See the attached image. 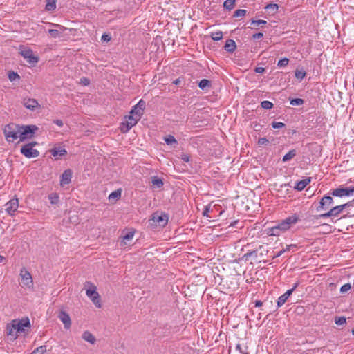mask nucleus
Wrapping results in <instances>:
<instances>
[{
    "label": "nucleus",
    "instance_id": "nucleus-48",
    "mask_svg": "<svg viewBox=\"0 0 354 354\" xmlns=\"http://www.w3.org/2000/svg\"><path fill=\"white\" fill-rule=\"evenodd\" d=\"M335 323L337 325H342L346 323V318L344 317H336L335 319Z\"/></svg>",
    "mask_w": 354,
    "mask_h": 354
},
{
    "label": "nucleus",
    "instance_id": "nucleus-29",
    "mask_svg": "<svg viewBox=\"0 0 354 354\" xmlns=\"http://www.w3.org/2000/svg\"><path fill=\"white\" fill-rule=\"evenodd\" d=\"M133 127L131 122H123L120 124V129L122 133L128 132Z\"/></svg>",
    "mask_w": 354,
    "mask_h": 354
},
{
    "label": "nucleus",
    "instance_id": "nucleus-64",
    "mask_svg": "<svg viewBox=\"0 0 354 354\" xmlns=\"http://www.w3.org/2000/svg\"><path fill=\"white\" fill-rule=\"evenodd\" d=\"M54 123L56 124L57 125H58L59 127H62L63 126V122L60 120H56L54 121Z\"/></svg>",
    "mask_w": 354,
    "mask_h": 354
},
{
    "label": "nucleus",
    "instance_id": "nucleus-58",
    "mask_svg": "<svg viewBox=\"0 0 354 354\" xmlns=\"http://www.w3.org/2000/svg\"><path fill=\"white\" fill-rule=\"evenodd\" d=\"M297 247L296 245L295 244H291V245H286V248L285 249H283V250H285V252L286 251H290L292 249H296Z\"/></svg>",
    "mask_w": 354,
    "mask_h": 354
},
{
    "label": "nucleus",
    "instance_id": "nucleus-26",
    "mask_svg": "<svg viewBox=\"0 0 354 354\" xmlns=\"http://www.w3.org/2000/svg\"><path fill=\"white\" fill-rule=\"evenodd\" d=\"M344 210V206L337 205L335 207H332L330 211L333 217L338 216Z\"/></svg>",
    "mask_w": 354,
    "mask_h": 354
},
{
    "label": "nucleus",
    "instance_id": "nucleus-53",
    "mask_svg": "<svg viewBox=\"0 0 354 354\" xmlns=\"http://www.w3.org/2000/svg\"><path fill=\"white\" fill-rule=\"evenodd\" d=\"M278 5L276 4V3H270V4H268L265 9L268 10V9H272L273 10L274 12H276L277 10H278Z\"/></svg>",
    "mask_w": 354,
    "mask_h": 354
},
{
    "label": "nucleus",
    "instance_id": "nucleus-35",
    "mask_svg": "<svg viewBox=\"0 0 354 354\" xmlns=\"http://www.w3.org/2000/svg\"><path fill=\"white\" fill-rule=\"evenodd\" d=\"M295 77L300 80H303L306 75V73L305 71H304L303 69H299V68H297L295 70Z\"/></svg>",
    "mask_w": 354,
    "mask_h": 354
},
{
    "label": "nucleus",
    "instance_id": "nucleus-37",
    "mask_svg": "<svg viewBox=\"0 0 354 354\" xmlns=\"http://www.w3.org/2000/svg\"><path fill=\"white\" fill-rule=\"evenodd\" d=\"M8 79L11 82H14L17 80H19L21 78L20 76L17 73L14 72L13 71H8Z\"/></svg>",
    "mask_w": 354,
    "mask_h": 354
},
{
    "label": "nucleus",
    "instance_id": "nucleus-3",
    "mask_svg": "<svg viewBox=\"0 0 354 354\" xmlns=\"http://www.w3.org/2000/svg\"><path fill=\"white\" fill-rule=\"evenodd\" d=\"M268 250L263 245H259L257 249L253 250H248L247 253H245L243 258L245 260H248L250 257L252 258L255 261H259V262L263 260L265 256L267 255Z\"/></svg>",
    "mask_w": 354,
    "mask_h": 354
},
{
    "label": "nucleus",
    "instance_id": "nucleus-13",
    "mask_svg": "<svg viewBox=\"0 0 354 354\" xmlns=\"http://www.w3.org/2000/svg\"><path fill=\"white\" fill-rule=\"evenodd\" d=\"M49 152L55 158V160H59L62 157L67 155V151L63 146L54 147L49 150Z\"/></svg>",
    "mask_w": 354,
    "mask_h": 354
},
{
    "label": "nucleus",
    "instance_id": "nucleus-17",
    "mask_svg": "<svg viewBox=\"0 0 354 354\" xmlns=\"http://www.w3.org/2000/svg\"><path fill=\"white\" fill-rule=\"evenodd\" d=\"M6 212L12 215L13 214L17 209V208L19 207V201L17 198H14L11 200H10L6 204Z\"/></svg>",
    "mask_w": 354,
    "mask_h": 354
},
{
    "label": "nucleus",
    "instance_id": "nucleus-45",
    "mask_svg": "<svg viewBox=\"0 0 354 354\" xmlns=\"http://www.w3.org/2000/svg\"><path fill=\"white\" fill-rule=\"evenodd\" d=\"M48 32L53 38H57L59 36V31L56 29H50L48 30Z\"/></svg>",
    "mask_w": 354,
    "mask_h": 354
},
{
    "label": "nucleus",
    "instance_id": "nucleus-27",
    "mask_svg": "<svg viewBox=\"0 0 354 354\" xmlns=\"http://www.w3.org/2000/svg\"><path fill=\"white\" fill-rule=\"evenodd\" d=\"M151 182L153 186L156 187V188H161L164 185L162 179L156 176L151 177Z\"/></svg>",
    "mask_w": 354,
    "mask_h": 354
},
{
    "label": "nucleus",
    "instance_id": "nucleus-22",
    "mask_svg": "<svg viewBox=\"0 0 354 354\" xmlns=\"http://www.w3.org/2000/svg\"><path fill=\"white\" fill-rule=\"evenodd\" d=\"M292 293V290H288L283 295H281L277 299V306L281 307L283 306Z\"/></svg>",
    "mask_w": 354,
    "mask_h": 354
},
{
    "label": "nucleus",
    "instance_id": "nucleus-56",
    "mask_svg": "<svg viewBox=\"0 0 354 354\" xmlns=\"http://www.w3.org/2000/svg\"><path fill=\"white\" fill-rule=\"evenodd\" d=\"M80 83L84 86H88L90 84V80L86 77H82L80 79Z\"/></svg>",
    "mask_w": 354,
    "mask_h": 354
},
{
    "label": "nucleus",
    "instance_id": "nucleus-4",
    "mask_svg": "<svg viewBox=\"0 0 354 354\" xmlns=\"http://www.w3.org/2000/svg\"><path fill=\"white\" fill-rule=\"evenodd\" d=\"M88 286L86 290V295L91 299L92 302L98 308L101 307V299L99 293L97 292V288L90 281L85 283V287Z\"/></svg>",
    "mask_w": 354,
    "mask_h": 354
},
{
    "label": "nucleus",
    "instance_id": "nucleus-61",
    "mask_svg": "<svg viewBox=\"0 0 354 354\" xmlns=\"http://www.w3.org/2000/svg\"><path fill=\"white\" fill-rule=\"evenodd\" d=\"M254 71L257 73H262L265 71V68L263 67H256Z\"/></svg>",
    "mask_w": 354,
    "mask_h": 354
},
{
    "label": "nucleus",
    "instance_id": "nucleus-11",
    "mask_svg": "<svg viewBox=\"0 0 354 354\" xmlns=\"http://www.w3.org/2000/svg\"><path fill=\"white\" fill-rule=\"evenodd\" d=\"M145 106V102L143 100H140V101L133 107L130 111V114L134 115L136 118L140 119L143 115Z\"/></svg>",
    "mask_w": 354,
    "mask_h": 354
},
{
    "label": "nucleus",
    "instance_id": "nucleus-49",
    "mask_svg": "<svg viewBox=\"0 0 354 354\" xmlns=\"http://www.w3.org/2000/svg\"><path fill=\"white\" fill-rule=\"evenodd\" d=\"M133 235H134V232L133 231L129 232L124 236H123V240L124 241L131 240L132 238L133 237Z\"/></svg>",
    "mask_w": 354,
    "mask_h": 354
},
{
    "label": "nucleus",
    "instance_id": "nucleus-36",
    "mask_svg": "<svg viewBox=\"0 0 354 354\" xmlns=\"http://www.w3.org/2000/svg\"><path fill=\"white\" fill-rule=\"evenodd\" d=\"M25 328H30V322L28 317H24V337L28 333V330Z\"/></svg>",
    "mask_w": 354,
    "mask_h": 354
},
{
    "label": "nucleus",
    "instance_id": "nucleus-32",
    "mask_svg": "<svg viewBox=\"0 0 354 354\" xmlns=\"http://www.w3.org/2000/svg\"><path fill=\"white\" fill-rule=\"evenodd\" d=\"M56 8V0H46L45 9L48 11H53Z\"/></svg>",
    "mask_w": 354,
    "mask_h": 354
},
{
    "label": "nucleus",
    "instance_id": "nucleus-51",
    "mask_svg": "<svg viewBox=\"0 0 354 354\" xmlns=\"http://www.w3.org/2000/svg\"><path fill=\"white\" fill-rule=\"evenodd\" d=\"M330 214V211L329 210L328 212L326 213H324V214H322L320 215H316L315 216V218H333L332 215Z\"/></svg>",
    "mask_w": 354,
    "mask_h": 354
},
{
    "label": "nucleus",
    "instance_id": "nucleus-18",
    "mask_svg": "<svg viewBox=\"0 0 354 354\" xmlns=\"http://www.w3.org/2000/svg\"><path fill=\"white\" fill-rule=\"evenodd\" d=\"M58 317L63 322L64 328L69 329L71 326V320L69 315L66 312L61 310L58 315Z\"/></svg>",
    "mask_w": 354,
    "mask_h": 354
},
{
    "label": "nucleus",
    "instance_id": "nucleus-40",
    "mask_svg": "<svg viewBox=\"0 0 354 354\" xmlns=\"http://www.w3.org/2000/svg\"><path fill=\"white\" fill-rule=\"evenodd\" d=\"M304 103V100L301 98L290 99V104L292 106H300Z\"/></svg>",
    "mask_w": 354,
    "mask_h": 354
},
{
    "label": "nucleus",
    "instance_id": "nucleus-30",
    "mask_svg": "<svg viewBox=\"0 0 354 354\" xmlns=\"http://www.w3.org/2000/svg\"><path fill=\"white\" fill-rule=\"evenodd\" d=\"M296 155H297L296 149H292V150L289 151L288 153H287L286 155L283 156L282 160H283V162H287V161L292 159Z\"/></svg>",
    "mask_w": 354,
    "mask_h": 354
},
{
    "label": "nucleus",
    "instance_id": "nucleus-57",
    "mask_svg": "<svg viewBox=\"0 0 354 354\" xmlns=\"http://www.w3.org/2000/svg\"><path fill=\"white\" fill-rule=\"evenodd\" d=\"M210 207L209 206H206L203 212V216L209 217L208 213L209 212Z\"/></svg>",
    "mask_w": 354,
    "mask_h": 354
},
{
    "label": "nucleus",
    "instance_id": "nucleus-41",
    "mask_svg": "<svg viewBox=\"0 0 354 354\" xmlns=\"http://www.w3.org/2000/svg\"><path fill=\"white\" fill-rule=\"evenodd\" d=\"M126 121L131 122L132 126H135L137 122L140 120L138 118L134 117V115L130 114L129 116L126 117Z\"/></svg>",
    "mask_w": 354,
    "mask_h": 354
},
{
    "label": "nucleus",
    "instance_id": "nucleus-24",
    "mask_svg": "<svg viewBox=\"0 0 354 354\" xmlns=\"http://www.w3.org/2000/svg\"><path fill=\"white\" fill-rule=\"evenodd\" d=\"M82 339L91 344H94L96 342V339L94 335L88 330L84 332L82 334Z\"/></svg>",
    "mask_w": 354,
    "mask_h": 354
},
{
    "label": "nucleus",
    "instance_id": "nucleus-31",
    "mask_svg": "<svg viewBox=\"0 0 354 354\" xmlns=\"http://www.w3.org/2000/svg\"><path fill=\"white\" fill-rule=\"evenodd\" d=\"M164 140L169 145H174V147H175L176 145H178L177 140L171 135H168V136H165L164 138Z\"/></svg>",
    "mask_w": 354,
    "mask_h": 354
},
{
    "label": "nucleus",
    "instance_id": "nucleus-1",
    "mask_svg": "<svg viewBox=\"0 0 354 354\" xmlns=\"http://www.w3.org/2000/svg\"><path fill=\"white\" fill-rule=\"evenodd\" d=\"M3 132L8 142H14L17 138L22 141V126L9 124L5 127Z\"/></svg>",
    "mask_w": 354,
    "mask_h": 354
},
{
    "label": "nucleus",
    "instance_id": "nucleus-46",
    "mask_svg": "<svg viewBox=\"0 0 354 354\" xmlns=\"http://www.w3.org/2000/svg\"><path fill=\"white\" fill-rule=\"evenodd\" d=\"M49 199L52 204H57L59 202V196L56 194L49 195Z\"/></svg>",
    "mask_w": 354,
    "mask_h": 354
},
{
    "label": "nucleus",
    "instance_id": "nucleus-34",
    "mask_svg": "<svg viewBox=\"0 0 354 354\" xmlns=\"http://www.w3.org/2000/svg\"><path fill=\"white\" fill-rule=\"evenodd\" d=\"M267 24V21L266 20L263 19H259V20H251V25L253 26L250 27L251 28H257V26H261L263 27V25H266Z\"/></svg>",
    "mask_w": 354,
    "mask_h": 354
},
{
    "label": "nucleus",
    "instance_id": "nucleus-21",
    "mask_svg": "<svg viewBox=\"0 0 354 354\" xmlns=\"http://www.w3.org/2000/svg\"><path fill=\"white\" fill-rule=\"evenodd\" d=\"M311 181V178L308 177L305 179H303L296 183V185L294 188L297 191L303 190Z\"/></svg>",
    "mask_w": 354,
    "mask_h": 354
},
{
    "label": "nucleus",
    "instance_id": "nucleus-28",
    "mask_svg": "<svg viewBox=\"0 0 354 354\" xmlns=\"http://www.w3.org/2000/svg\"><path fill=\"white\" fill-rule=\"evenodd\" d=\"M121 189H116L112 192L109 196V201H118L121 197Z\"/></svg>",
    "mask_w": 354,
    "mask_h": 354
},
{
    "label": "nucleus",
    "instance_id": "nucleus-5",
    "mask_svg": "<svg viewBox=\"0 0 354 354\" xmlns=\"http://www.w3.org/2000/svg\"><path fill=\"white\" fill-rule=\"evenodd\" d=\"M329 194L333 196L344 197L350 196L354 194V187L340 186L336 189L330 191Z\"/></svg>",
    "mask_w": 354,
    "mask_h": 354
},
{
    "label": "nucleus",
    "instance_id": "nucleus-50",
    "mask_svg": "<svg viewBox=\"0 0 354 354\" xmlns=\"http://www.w3.org/2000/svg\"><path fill=\"white\" fill-rule=\"evenodd\" d=\"M272 127L274 129H279L285 127V124L281 122H273L272 123Z\"/></svg>",
    "mask_w": 354,
    "mask_h": 354
},
{
    "label": "nucleus",
    "instance_id": "nucleus-39",
    "mask_svg": "<svg viewBox=\"0 0 354 354\" xmlns=\"http://www.w3.org/2000/svg\"><path fill=\"white\" fill-rule=\"evenodd\" d=\"M223 32L221 31H218L216 32H212L210 37L214 41H219L223 39Z\"/></svg>",
    "mask_w": 354,
    "mask_h": 354
},
{
    "label": "nucleus",
    "instance_id": "nucleus-16",
    "mask_svg": "<svg viewBox=\"0 0 354 354\" xmlns=\"http://www.w3.org/2000/svg\"><path fill=\"white\" fill-rule=\"evenodd\" d=\"M24 106L32 111L41 108L37 100L32 98H24Z\"/></svg>",
    "mask_w": 354,
    "mask_h": 354
},
{
    "label": "nucleus",
    "instance_id": "nucleus-8",
    "mask_svg": "<svg viewBox=\"0 0 354 354\" xmlns=\"http://www.w3.org/2000/svg\"><path fill=\"white\" fill-rule=\"evenodd\" d=\"M299 220V218L297 215H293L292 216H289L286 219L283 220L280 223L275 225L277 228H279L280 233L283 232L286 230L290 229L292 225L296 223Z\"/></svg>",
    "mask_w": 354,
    "mask_h": 354
},
{
    "label": "nucleus",
    "instance_id": "nucleus-52",
    "mask_svg": "<svg viewBox=\"0 0 354 354\" xmlns=\"http://www.w3.org/2000/svg\"><path fill=\"white\" fill-rule=\"evenodd\" d=\"M351 286L350 283H346L341 287L340 292L342 293H344V292H347L348 290H349L351 289Z\"/></svg>",
    "mask_w": 354,
    "mask_h": 354
},
{
    "label": "nucleus",
    "instance_id": "nucleus-38",
    "mask_svg": "<svg viewBox=\"0 0 354 354\" xmlns=\"http://www.w3.org/2000/svg\"><path fill=\"white\" fill-rule=\"evenodd\" d=\"M236 0H226L223 3V7L229 10H231L235 4Z\"/></svg>",
    "mask_w": 354,
    "mask_h": 354
},
{
    "label": "nucleus",
    "instance_id": "nucleus-20",
    "mask_svg": "<svg viewBox=\"0 0 354 354\" xmlns=\"http://www.w3.org/2000/svg\"><path fill=\"white\" fill-rule=\"evenodd\" d=\"M24 284L30 290H33V281L30 273L28 271H25L24 273Z\"/></svg>",
    "mask_w": 354,
    "mask_h": 354
},
{
    "label": "nucleus",
    "instance_id": "nucleus-44",
    "mask_svg": "<svg viewBox=\"0 0 354 354\" xmlns=\"http://www.w3.org/2000/svg\"><path fill=\"white\" fill-rule=\"evenodd\" d=\"M247 11L243 9L236 10L233 15L234 17H244L246 15Z\"/></svg>",
    "mask_w": 354,
    "mask_h": 354
},
{
    "label": "nucleus",
    "instance_id": "nucleus-47",
    "mask_svg": "<svg viewBox=\"0 0 354 354\" xmlns=\"http://www.w3.org/2000/svg\"><path fill=\"white\" fill-rule=\"evenodd\" d=\"M289 63V59L286 57L285 58H283L281 59H280L278 63H277V66L279 67H284V66H286Z\"/></svg>",
    "mask_w": 354,
    "mask_h": 354
},
{
    "label": "nucleus",
    "instance_id": "nucleus-54",
    "mask_svg": "<svg viewBox=\"0 0 354 354\" xmlns=\"http://www.w3.org/2000/svg\"><path fill=\"white\" fill-rule=\"evenodd\" d=\"M269 143V140L266 138H260L258 140V144L259 145H267Z\"/></svg>",
    "mask_w": 354,
    "mask_h": 354
},
{
    "label": "nucleus",
    "instance_id": "nucleus-19",
    "mask_svg": "<svg viewBox=\"0 0 354 354\" xmlns=\"http://www.w3.org/2000/svg\"><path fill=\"white\" fill-rule=\"evenodd\" d=\"M72 178V171L71 169L65 170L61 175L60 184L62 185H68L71 183Z\"/></svg>",
    "mask_w": 354,
    "mask_h": 354
},
{
    "label": "nucleus",
    "instance_id": "nucleus-7",
    "mask_svg": "<svg viewBox=\"0 0 354 354\" xmlns=\"http://www.w3.org/2000/svg\"><path fill=\"white\" fill-rule=\"evenodd\" d=\"M299 220V218L297 215H293L292 216H289L286 219L283 220L280 223L275 225L277 228H279L280 233L283 232L286 230L290 229L292 225L296 223Z\"/></svg>",
    "mask_w": 354,
    "mask_h": 354
},
{
    "label": "nucleus",
    "instance_id": "nucleus-33",
    "mask_svg": "<svg viewBox=\"0 0 354 354\" xmlns=\"http://www.w3.org/2000/svg\"><path fill=\"white\" fill-rule=\"evenodd\" d=\"M266 231V234L268 236H279V234H281L279 228H277L276 226L268 228Z\"/></svg>",
    "mask_w": 354,
    "mask_h": 354
},
{
    "label": "nucleus",
    "instance_id": "nucleus-25",
    "mask_svg": "<svg viewBox=\"0 0 354 354\" xmlns=\"http://www.w3.org/2000/svg\"><path fill=\"white\" fill-rule=\"evenodd\" d=\"M198 86L201 90H208L212 87V82L209 80L203 79L199 82Z\"/></svg>",
    "mask_w": 354,
    "mask_h": 354
},
{
    "label": "nucleus",
    "instance_id": "nucleus-63",
    "mask_svg": "<svg viewBox=\"0 0 354 354\" xmlns=\"http://www.w3.org/2000/svg\"><path fill=\"white\" fill-rule=\"evenodd\" d=\"M50 24L53 26L57 27V28H60L62 30H64L66 29V28H64V26H62L59 24H53V23H50Z\"/></svg>",
    "mask_w": 354,
    "mask_h": 354
},
{
    "label": "nucleus",
    "instance_id": "nucleus-14",
    "mask_svg": "<svg viewBox=\"0 0 354 354\" xmlns=\"http://www.w3.org/2000/svg\"><path fill=\"white\" fill-rule=\"evenodd\" d=\"M152 220L154 223H158L160 226L164 227L167 224L168 216L165 214H158L156 212L152 215Z\"/></svg>",
    "mask_w": 354,
    "mask_h": 354
},
{
    "label": "nucleus",
    "instance_id": "nucleus-59",
    "mask_svg": "<svg viewBox=\"0 0 354 354\" xmlns=\"http://www.w3.org/2000/svg\"><path fill=\"white\" fill-rule=\"evenodd\" d=\"M263 37V34L262 32H257L252 35V38L254 39H261Z\"/></svg>",
    "mask_w": 354,
    "mask_h": 354
},
{
    "label": "nucleus",
    "instance_id": "nucleus-9",
    "mask_svg": "<svg viewBox=\"0 0 354 354\" xmlns=\"http://www.w3.org/2000/svg\"><path fill=\"white\" fill-rule=\"evenodd\" d=\"M299 220V218L297 215H293L292 216H289L286 219L283 220L280 223L275 225L277 228H279L280 233L283 232L286 230L290 229L292 225L296 223Z\"/></svg>",
    "mask_w": 354,
    "mask_h": 354
},
{
    "label": "nucleus",
    "instance_id": "nucleus-10",
    "mask_svg": "<svg viewBox=\"0 0 354 354\" xmlns=\"http://www.w3.org/2000/svg\"><path fill=\"white\" fill-rule=\"evenodd\" d=\"M24 59L27 60L31 67L36 66L39 60V57L29 48H24Z\"/></svg>",
    "mask_w": 354,
    "mask_h": 354
},
{
    "label": "nucleus",
    "instance_id": "nucleus-55",
    "mask_svg": "<svg viewBox=\"0 0 354 354\" xmlns=\"http://www.w3.org/2000/svg\"><path fill=\"white\" fill-rule=\"evenodd\" d=\"M181 159L184 162H188L190 160V157H189V156L188 154L183 153L181 154Z\"/></svg>",
    "mask_w": 354,
    "mask_h": 354
},
{
    "label": "nucleus",
    "instance_id": "nucleus-42",
    "mask_svg": "<svg viewBox=\"0 0 354 354\" xmlns=\"http://www.w3.org/2000/svg\"><path fill=\"white\" fill-rule=\"evenodd\" d=\"M46 351V346H41L35 348L31 354H44Z\"/></svg>",
    "mask_w": 354,
    "mask_h": 354
},
{
    "label": "nucleus",
    "instance_id": "nucleus-43",
    "mask_svg": "<svg viewBox=\"0 0 354 354\" xmlns=\"http://www.w3.org/2000/svg\"><path fill=\"white\" fill-rule=\"evenodd\" d=\"M261 106L264 109H271L274 105L271 102L265 100L261 102Z\"/></svg>",
    "mask_w": 354,
    "mask_h": 354
},
{
    "label": "nucleus",
    "instance_id": "nucleus-6",
    "mask_svg": "<svg viewBox=\"0 0 354 354\" xmlns=\"http://www.w3.org/2000/svg\"><path fill=\"white\" fill-rule=\"evenodd\" d=\"M38 143L35 141L24 144V156L28 158H37L39 156L38 150L34 149Z\"/></svg>",
    "mask_w": 354,
    "mask_h": 354
},
{
    "label": "nucleus",
    "instance_id": "nucleus-12",
    "mask_svg": "<svg viewBox=\"0 0 354 354\" xmlns=\"http://www.w3.org/2000/svg\"><path fill=\"white\" fill-rule=\"evenodd\" d=\"M333 203L334 201L332 196H324L321 198L319 205L316 208V210L319 212L320 210L328 209L331 205H333Z\"/></svg>",
    "mask_w": 354,
    "mask_h": 354
},
{
    "label": "nucleus",
    "instance_id": "nucleus-2",
    "mask_svg": "<svg viewBox=\"0 0 354 354\" xmlns=\"http://www.w3.org/2000/svg\"><path fill=\"white\" fill-rule=\"evenodd\" d=\"M21 333H22V319H14L7 324L6 334L9 340H15Z\"/></svg>",
    "mask_w": 354,
    "mask_h": 354
},
{
    "label": "nucleus",
    "instance_id": "nucleus-60",
    "mask_svg": "<svg viewBox=\"0 0 354 354\" xmlns=\"http://www.w3.org/2000/svg\"><path fill=\"white\" fill-rule=\"evenodd\" d=\"M353 203H354V199L345 203V204L341 205L344 206V209L346 207L352 206Z\"/></svg>",
    "mask_w": 354,
    "mask_h": 354
},
{
    "label": "nucleus",
    "instance_id": "nucleus-23",
    "mask_svg": "<svg viewBox=\"0 0 354 354\" xmlns=\"http://www.w3.org/2000/svg\"><path fill=\"white\" fill-rule=\"evenodd\" d=\"M224 48L227 52L233 53L236 48V44L233 39H227L225 41Z\"/></svg>",
    "mask_w": 354,
    "mask_h": 354
},
{
    "label": "nucleus",
    "instance_id": "nucleus-15",
    "mask_svg": "<svg viewBox=\"0 0 354 354\" xmlns=\"http://www.w3.org/2000/svg\"><path fill=\"white\" fill-rule=\"evenodd\" d=\"M39 128L34 124L24 125V140L33 138L34 134Z\"/></svg>",
    "mask_w": 354,
    "mask_h": 354
},
{
    "label": "nucleus",
    "instance_id": "nucleus-62",
    "mask_svg": "<svg viewBox=\"0 0 354 354\" xmlns=\"http://www.w3.org/2000/svg\"><path fill=\"white\" fill-rule=\"evenodd\" d=\"M181 82H182V80H181L180 77H179V78H177L176 80H175L173 82V84H175V85H177V86H180Z\"/></svg>",
    "mask_w": 354,
    "mask_h": 354
}]
</instances>
